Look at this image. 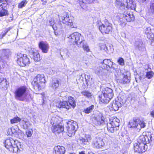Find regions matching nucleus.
<instances>
[{
    "label": "nucleus",
    "mask_w": 154,
    "mask_h": 154,
    "mask_svg": "<svg viewBox=\"0 0 154 154\" xmlns=\"http://www.w3.org/2000/svg\"><path fill=\"white\" fill-rule=\"evenodd\" d=\"M60 118L58 116L54 115L51 119V123L52 125L59 124L60 122Z\"/></svg>",
    "instance_id": "28"
},
{
    "label": "nucleus",
    "mask_w": 154,
    "mask_h": 154,
    "mask_svg": "<svg viewBox=\"0 0 154 154\" xmlns=\"http://www.w3.org/2000/svg\"><path fill=\"white\" fill-rule=\"evenodd\" d=\"M125 3L126 4V5L125 8L127 7V9L128 8H129L132 10L135 9V4L133 1L132 0H128L127 2L126 1Z\"/></svg>",
    "instance_id": "29"
},
{
    "label": "nucleus",
    "mask_w": 154,
    "mask_h": 154,
    "mask_svg": "<svg viewBox=\"0 0 154 154\" xmlns=\"http://www.w3.org/2000/svg\"><path fill=\"white\" fill-rule=\"evenodd\" d=\"M107 71L103 67H97L96 69L95 72V74L99 76H103L106 74Z\"/></svg>",
    "instance_id": "22"
},
{
    "label": "nucleus",
    "mask_w": 154,
    "mask_h": 154,
    "mask_svg": "<svg viewBox=\"0 0 154 154\" xmlns=\"http://www.w3.org/2000/svg\"><path fill=\"white\" fill-rule=\"evenodd\" d=\"M27 2L26 0H24L22 1L19 4L18 7L20 8H22L25 6V5L27 4Z\"/></svg>",
    "instance_id": "42"
},
{
    "label": "nucleus",
    "mask_w": 154,
    "mask_h": 154,
    "mask_svg": "<svg viewBox=\"0 0 154 154\" xmlns=\"http://www.w3.org/2000/svg\"><path fill=\"white\" fill-rule=\"evenodd\" d=\"M121 12V14H122L123 16L122 18H120L119 21L122 26H125L126 24V21L131 22L134 20V15L133 14L126 11V10Z\"/></svg>",
    "instance_id": "8"
},
{
    "label": "nucleus",
    "mask_w": 154,
    "mask_h": 154,
    "mask_svg": "<svg viewBox=\"0 0 154 154\" xmlns=\"http://www.w3.org/2000/svg\"><path fill=\"white\" fill-rule=\"evenodd\" d=\"M151 115L152 117L154 116V110L153 111H152L151 113Z\"/></svg>",
    "instance_id": "56"
},
{
    "label": "nucleus",
    "mask_w": 154,
    "mask_h": 154,
    "mask_svg": "<svg viewBox=\"0 0 154 154\" xmlns=\"http://www.w3.org/2000/svg\"><path fill=\"white\" fill-rule=\"evenodd\" d=\"M51 26H52V27L54 31H55L57 30V27L55 24Z\"/></svg>",
    "instance_id": "55"
},
{
    "label": "nucleus",
    "mask_w": 154,
    "mask_h": 154,
    "mask_svg": "<svg viewBox=\"0 0 154 154\" xmlns=\"http://www.w3.org/2000/svg\"><path fill=\"white\" fill-rule=\"evenodd\" d=\"M81 93L83 95H84L87 97H90L91 96V93L86 91H82L81 92Z\"/></svg>",
    "instance_id": "39"
},
{
    "label": "nucleus",
    "mask_w": 154,
    "mask_h": 154,
    "mask_svg": "<svg viewBox=\"0 0 154 154\" xmlns=\"http://www.w3.org/2000/svg\"><path fill=\"white\" fill-rule=\"evenodd\" d=\"M70 41L73 44H76L78 46L80 44H82L84 41L83 37L79 33L75 32L71 34L69 37Z\"/></svg>",
    "instance_id": "9"
},
{
    "label": "nucleus",
    "mask_w": 154,
    "mask_h": 154,
    "mask_svg": "<svg viewBox=\"0 0 154 154\" xmlns=\"http://www.w3.org/2000/svg\"><path fill=\"white\" fill-rule=\"evenodd\" d=\"M7 80L0 74V86L3 88L7 85Z\"/></svg>",
    "instance_id": "34"
},
{
    "label": "nucleus",
    "mask_w": 154,
    "mask_h": 154,
    "mask_svg": "<svg viewBox=\"0 0 154 154\" xmlns=\"http://www.w3.org/2000/svg\"><path fill=\"white\" fill-rule=\"evenodd\" d=\"M118 62L121 66H123L125 64L124 60L122 58H119L118 60Z\"/></svg>",
    "instance_id": "46"
},
{
    "label": "nucleus",
    "mask_w": 154,
    "mask_h": 154,
    "mask_svg": "<svg viewBox=\"0 0 154 154\" xmlns=\"http://www.w3.org/2000/svg\"><path fill=\"white\" fill-rule=\"evenodd\" d=\"M10 29H9L8 28L7 29H6L4 31L5 32H6V33H7V32L10 31Z\"/></svg>",
    "instance_id": "57"
},
{
    "label": "nucleus",
    "mask_w": 154,
    "mask_h": 154,
    "mask_svg": "<svg viewBox=\"0 0 154 154\" xmlns=\"http://www.w3.org/2000/svg\"><path fill=\"white\" fill-rule=\"evenodd\" d=\"M113 96V90L110 88L106 87L103 89L102 94L99 97L101 102L107 103L109 102Z\"/></svg>",
    "instance_id": "5"
},
{
    "label": "nucleus",
    "mask_w": 154,
    "mask_h": 154,
    "mask_svg": "<svg viewBox=\"0 0 154 154\" xmlns=\"http://www.w3.org/2000/svg\"><path fill=\"white\" fill-rule=\"evenodd\" d=\"M120 124V120L116 117L110 119V122L107 124V130L109 132L113 133L118 129Z\"/></svg>",
    "instance_id": "7"
},
{
    "label": "nucleus",
    "mask_w": 154,
    "mask_h": 154,
    "mask_svg": "<svg viewBox=\"0 0 154 154\" xmlns=\"http://www.w3.org/2000/svg\"><path fill=\"white\" fill-rule=\"evenodd\" d=\"M2 63V59H1V57H0V72H1V71H2V69L4 68L3 66H2L1 65V64Z\"/></svg>",
    "instance_id": "53"
},
{
    "label": "nucleus",
    "mask_w": 154,
    "mask_h": 154,
    "mask_svg": "<svg viewBox=\"0 0 154 154\" xmlns=\"http://www.w3.org/2000/svg\"><path fill=\"white\" fill-rule=\"evenodd\" d=\"M0 53L3 56L5 57L7 59L11 55L10 51L8 49H3L0 50Z\"/></svg>",
    "instance_id": "26"
},
{
    "label": "nucleus",
    "mask_w": 154,
    "mask_h": 154,
    "mask_svg": "<svg viewBox=\"0 0 154 154\" xmlns=\"http://www.w3.org/2000/svg\"><path fill=\"white\" fill-rule=\"evenodd\" d=\"M138 124L140 126V128H144L146 126V124L143 121H141L139 120V122Z\"/></svg>",
    "instance_id": "47"
},
{
    "label": "nucleus",
    "mask_w": 154,
    "mask_h": 154,
    "mask_svg": "<svg viewBox=\"0 0 154 154\" xmlns=\"http://www.w3.org/2000/svg\"><path fill=\"white\" fill-rule=\"evenodd\" d=\"M94 123L96 125L103 126L106 124L104 118L101 115L96 117Z\"/></svg>",
    "instance_id": "21"
},
{
    "label": "nucleus",
    "mask_w": 154,
    "mask_h": 154,
    "mask_svg": "<svg viewBox=\"0 0 154 154\" xmlns=\"http://www.w3.org/2000/svg\"><path fill=\"white\" fill-rule=\"evenodd\" d=\"M10 30L12 28V27H10L8 28Z\"/></svg>",
    "instance_id": "62"
},
{
    "label": "nucleus",
    "mask_w": 154,
    "mask_h": 154,
    "mask_svg": "<svg viewBox=\"0 0 154 154\" xmlns=\"http://www.w3.org/2000/svg\"><path fill=\"white\" fill-rule=\"evenodd\" d=\"M139 119H134L133 120H131L129 123L128 127L130 128H135L138 126Z\"/></svg>",
    "instance_id": "24"
},
{
    "label": "nucleus",
    "mask_w": 154,
    "mask_h": 154,
    "mask_svg": "<svg viewBox=\"0 0 154 154\" xmlns=\"http://www.w3.org/2000/svg\"><path fill=\"white\" fill-rule=\"evenodd\" d=\"M145 33L149 39L153 38L154 37V29H151L149 27L147 28L145 30Z\"/></svg>",
    "instance_id": "25"
},
{
    "label": "nucleus",
    "mask_w": 154,
    "mask_h": 154,
    "mask_svg": "<svg viewBox=\"0 0 154 154\" xmlns=\"http://www.w3.org/2000/svg\"><path fill=\"white\" fill-rule=\"evenodd\" d=\"M69 154H75V153H70Z\"/></svg>",
    "instance_id": "64"
},
{
    "label": "nucleus",
    "mask_w": 154,
    "mask_h": 154,
    "mask_svg": "<svg viewBox=\"0 0 154 154\" xmlns=\"http://www.w3.org/2000/svg\"><path fill=\"white\" fill-rule=\"evenodd\" d=\"M113 63L109 60L105 59L101 63L102 66L107 71H110L111 69H114V67L112 66Z\"/></svg>",
    "instance_id": "14"
},
{
    "label": "nucleus",
    "mask_w": 154,
    "mask_h": 154,
    "mask_svg": "<svg viewBox=\"0 0 154 154\" xmlns=\"http://www.w3.org/2000/svg\"><path fill=\"white\" fill-rule=\"evenodd\" d=\"M39 48L44 53L48 52L49 47L48 44L46 42L41 41L38 44Z\"/></svg>",
    "instance_id": "20"
},
{
    "label": "nucleus",
    "mask_w": 154,
    "mask_h": 154,
    "mask_svg": "<svg viewBox=\"0 0 154 154\" xmlns=\"http://www.w3.org/2000/svg\"><path fill=\"white\" fill-rule=\"evenodd\" d=\"M14 94L15 99L19 101L27 102L32 99L25 86H22L17 88L15 91Z\"/></svg>",
    "instance_id": "3"
},
{
    "label": "nucleus",
    "mask_w": 154,
    "mask_h": 154,
    "mask_svg": "<svg viewBox=\"0 0 154 154\" xmlns=\"http://www.w3.org/2000/svg\"><path fill=\"white\" fill-rule=\"evenodd\" d=\"M84 40L83 42H82V44H80L78 47H82L84 50L85 51L87 52H88L89 51V49L88 46L87 44H84Z\"/></svg>",
    "instance_id": "36"
},
{
    "label": "nucleus",
    "mask_w": 154,
    "mask_h": 154,
    "mask_svg": "<svg viewBox=\"0 0 154 154\" xmlns=\"http://www.w3.org/2000/svg\"><path fill=\"white\" fill-rule=\"evenodd\" d=\"M64 130L63 125L59 124L52 125V132L55 134H58L63 132Z\"/></svg>",
    "instance_id": "19"
},
{
    "label": "nucleus",
    "mask_w": 154,
    "mask_h": 154,
    "mask_svg": "<svg viewBox=\"0 0 154 154\" xmlns=\"http://www.w3.org/2000/svg\"><path fill=\"white\" fill-rule=\"evenodd\" d=\"M20 124L21 127L24 129H27L30 125V123L29 122L24 120L21 121Z\"/></svg>",
    "instance_id": "30"
},
{
    "label": "nucleus",
    "mask_w": 154,
    "mask_h": 154,
    "mask_svg": "<svg viewBox=\"0 0 154 154\" xmlns=\"http://www.w3.org/2000/svg\"><path fill=\"white\" fill-rule=\"evenodd\" d=\"M130 77H129L127 75H124L122 79L119 80V82L121 83H127L130 82Z\"/></svg>",
    "instance_id": "31"
},
{
    "label": "nucleus",
    "mask_w": 154,
    "mask_h": 154,
    "mask_svg": "<svg viewBox=\"0 0 154 154\" xmlns=\"http://www.w3.org/2000/svg\"><path fill=\"white\" fill-rule=\"evenodd\" d=\"M33 131L32 129L28 130L26 131V134L28 137H31Z\"/></svg>",
    "instance_id": "45"
},
{
    "label": "nucleus",
    "mask_w": 154,
    "mask_h": 154,
    "mask_svg": "<svg viewBox=\"0 0 154 154\" xmlns=\"http://www.w3.org/2000/svg\"><path fill=\"white\" fill-rule=\"evenodd\" d=\"M59 86V82L57 80H55L52 81V86L54 89H56Z\"/></svg>",
    "instance_id": "37"
},
{
    "label": "nucleus",
    "mask_w": 154,
    "mask_h": 154,
    "mask_svg": "<svg viewBox=\"0 0 154 154\" xmlns=\"http://www.w3.org/2000/svg\"><path fill=\"white\" fill-rule=\"evenodd\" d=\"M94 108V105H91L89 107L85 109L83 111V112L86 113L88 114L90 113L93 110Z\"/></svg>",
    "instance_id": "35"
},
{
    "label": "nucleus",
    "mask_w": 154,
    "mask_h": 154,
    "mask_svg": "<svg viewBox=\"0 0 154 154\" xmlns=\"http://www.w3.org/2000/svg\"><path fill=\"white\" fill-rule=\"evenodd\" d=\"M54 150V154H64L66 151L65 148L63 146H55Z\"/></svg>",
    "instance_id": "23"
},
{
    "label": "nucleus",
    "mask_w": 154,
    "mask_h": 154,
    "mask_svg": "<svg viewBox=\"0 0 154 154\" xmlns=\"http://www.w3.org/2000/svg\"><path fill=\"white\" fill-rule=\"evenodd\" d=\"M79 154H85V152L84 151H82L79 152Z\"/></svg>",
    "instance_id": "58"
},
{
    "label": "nucleus",
    "mask_w": 154,
    "mask_h": 154,
    "mask_svg": "<svg viewBox=\"0 0 154 154\" xmlns=\"http://www.w3.org/2000/svg\"><path fill=\"white\" fill-rule=\"evenodd\" d=\"M7 33H6L4 31V32L3 33V32H2V33L0 34V37L2 38H3V37H4L6 34Z\"/></svg>",
    "instance_id": "52"
},
{
    "label": "nucleus",
    "mask_w": 154,
    "mask_h": 154,
    "mask_svg": "<svg viewBox=\"0 0 154 154\" xmlns=\"http://www.w3.org/2000/svg\"><path fill=\"white\" fill-rule=\"evenodd\" d=\"M92 144L95 147L99 148L104 146V143L101 138L96 137L93 140Z\"/></svg>",
    "instance_id": "16"
},
{
    "label": "nucleus",
    "mask_w": 154,
    "mask_h": 154,
    "mask_svg": "<svg viewBox=\"0 0 154 154\" xmlns=\"http://www.w3.org/2000/svg\"><path fill=\"white\" fill-rule=\"evenodd\" d=\"M59 18L60 22H62L63 24L71 28L74 27L72 17L71 16L69 17V16L66 14V13L64 12L63 16L60 17Z\"/></svg>",
    "instance_id": "13"
},
{
    "label": "nucleus",
    "mask_w": 154,
    "mask_h": 154,
    "mask_svg": "<svg viewBox=\"0 0 154 154\" xmlns=\"http://www.w3.org/2000/svg\"><path fill=\"white\" fill-rule=\"evenodd\" d=\"M103 48V50H104V51L108 53L109 52L108 48L105 45H103L102 47H101V49H102Z\"/></svg>",
    "instance_id": "50"
},
{
    "label": "nucleus",
    "mask_w": 154,
    "mask_h": 154,
    "mask_svg": "<svg viewBox=\"0 0 154 154\" xmlns=\"http://www.w3.org/2000/svg\"><path fill=\"white\" fill-rule=\"evenodd\" d=\"M135 46L136 49H137L139 50H141L143 48V43L141 40L136 41Z\"/></svg>",
    "instance_id": "32"
},
{
    "label": "nucleus",
    "mask_w": 154,
    "mask_h": 154,
    "mask_svg": "<svg viewBox=\"0 0 154 154\" xmlns=\"http://www.w3.org/2000/svg\"><path fill=\"white\" fill-rule=\"evenodd\" d=\"M150 15H154V2H151L150 4V9L149 11Z\"/></svg>",
    "instance_id": "38"
},
{
    "label": "nucleus",
    "mask_w": 154,
    "mask_h": 154,
    "mask_svg": "<svg viewBox=\"0 0 154 154\" xmlns=\"http://www.w3.org/2000/svg\"><path fill=\"white\" fill-rule=\"evenodd\" d=\"M49 23L50 24V25L51 26H52L53 25H54L55 23L54 22V20L53 19L51 18L50 20H49Z\"/></svg>",
    "instance_id": "51"
},
{
    "label": "nucleus",
    "mask_w": 154,
    "mask_h": 154,
    "mask_svg": "<svg viewBox=\"0 0 154 154\" xmlns=\"http://www.w3.org/2000/svg\"><path fill=\"white\" fill-rule=\"evenodd\" d=\"M146 0H140V1L142 2H144L146 1Z\"/></svg>",
    "instance_id": "60"
},
{
    "label": "nucleus",
    "mask_w": 154,
    "mask_h": 154,
    "mask_svg": "<svg viewBox=\"0 0 154 154\" xmlns=\"http://www.w3.org/2000/svg\"><path fill=\"white\" fill-rule=\"evenodd\" d=\"M31 54L32 55V57L35 61H38L40 60V55L38 52L35 50L31 52Z\"/></svg>",
    "instance_id": "27"
},
{
    "label": "nucleus",
    "mask_w": 154,
    "mask_h": 154,
    "mask_svg": "<svg viewBox=\"0 0 154 154\" xmlns=\"http://www.w3.org/2000/svg\"><path fill=\"white\" fill-rule=\"evenodd\" d=\"M77 126V123L74 121L72 120L67 122L66 128L68 135L69 137H71L72 135H74L76 131V127Z\"/></svg>",
    "instance_id": "10"
},
{
    "label": "nucleus",
    "mask_w": 154,
    "mask_h": 154,
    "mask_svg": "<svg viewBox=\"0 0 154 154\" xmlns=\"http://www.w3.org/2000/svg\"><path fill=\"white\" fill-rule=\"evenodd\" d=\"M91 140L92 137L89 134H86L84 137H80L79 138L81 144L82 145L88 144Z\"/></svg>",
    "instance_id": "18"
},
{
    "label": "nucleus",
    "mask_w": 154,
    "mask_h": 154,
    "mask_svg": "<svg viewBox=\"0 0 154 154\" xmlns=\"http://www.w3.org/2000/svg\"><path fill=\"white\" fill-rule=\"evenodd\" d=\"M121 99H119V101L116 99L115 100L113 101L112 103L111 104L110 109L112 110L116 111L118 110L119 108L121 107L123 105L122 102H120L119 101Z\"/></svg>",
    "instance_id": "17"
},
{
    "label": "nucleus",
    "mask_w": 154,
    "mask_h": 154,
    "mask_svg": "<svg viewBox=\"0 0 154 154\" xmlns=\"http://www.w3.org/2000/svg\"><path fill=\"white\" fill-rule=\"evenodd\" d=\"M87 3H85V2H83V1L82 0V2H80V5L81 7L83 9L85 10H87Z\"/></svg>",
    "instance_id": "43"
},
{
    "label": "nucleus",
    "mask_w": 154,
    "mask_h": 154,
    "mask_svg": "<svg viewBox=\"0 0 154 154\" xmlns=\"http://www.w3.org/2000/svg\"><path fill=\"white\" fill-rule=\"evenodd\" d=\"M90 75H87V77L85 76V82L86 84L88 86L90 83H89V81H90Z\"/></svg>",
    "instance_id": "48"
},
{
    "label": "nucleus",
    "mask_w": 154,
    "mask_h": 154,
    "mask_svg": "<svg viewBox=\"0 0 154 154\" xmlns=\"http://www.w3.org/2000/svg\"><path fill=\"white\" fill-rule=\"evenodd\" d=\"M97 26L102 33L108 34L112 30L111 25L109 23L104 24L100 21H98L97 22Z\"/></svg>",
    "instance_id": "12"
},
{
    "label": "nucleus",
    "mask_w": 154,
    "mask_h": 154,
    "mask_svg": "<svg viewBox=\"0 0 154 154\" xmlns=\"http://www.w3.org/2000/svg\"><path fill=\"white\" fill-rule=\"evenodd\" d=\"M151 44L153 45H154V41L152 42Z\"/></svg>",
    "instance_id": "63"
},
{
    "label": "nucleus",
    "mask_w": 154,
    "mask_h": 154,
    "mask_svg": "<svg viewBox=\"0 0 154 154\" xmlns=\"http://www.w3.org/2000/svg\"><path fill=\"white\" fill-rule=\"evenodd\" d=\"M128 0H116L115 2L116 6L119 8L120 12H123L127 10V7L125 8L126 5L125 3L126 1L127 2Z\"/></svg>",
    "instance_id": "15"
},
{
    "label": "nucleus",
    "mask_w": 154,
    "mask_h": 154,
    "mask_svg": "<svg viewBox=\"0 0 154 154\" xmlns=\"http://www.w3.org/2000/svg\"><path fill=\"white\" fill-rule=\"evenodd\" d=\"M5 146L9 151L16 153L23 150V145L17 140H14L12 138H9L5 140L4 142Z\"/></svg>",
    "instance_id": "2"
},
{
    "label": "nucleus",
    "mask_w": 154,
    "mask_h": 154,
    "mask_svg": "<svg viewBox=\"0 0 154 154\" xmlns=\"http://www.w3.org/2000/svg\"><path fill=\"white\" fill-rule=\"evenodd\" d=\"M17 62L20 66L24 67L30 63L29 58L26 54H19L17 56Z\"/></svg>",
    "instance_id": "11"
},
{
    "label": "nucleus",
    "mask_w": 154,
    "mask_h": 154,
    "mask_svg": "<svg viewBox=\"0 0 154 154\" xmlns=\"http://www.w3.org/2000/svg\"><path fill=\"white\" fill-rule=\"evenodd\" d=\"M154 139L151 135L148 137L146 135L140 136L137 142L134 144V152L138 153L145 152L147 149L146 144L149 143Z\"/></svg>",
    "instance_id": "1"
},
{
    "label": "nucleus",
    "mask_w": 154,
    "mask_h": 154,
    "mask_svg": "<svg viewBox=\"0 0 154 154\" xmlns=\"http://www.w3.org/2000/svg\"><path fill=\"white\" fill-rule=\"evenodd\" d=\"M20 120L21 119L20 118L17 117H14L13 119H11V124L17 123L20 122Z\"/></svg>",
    "instance_id": "40"
},
{
    "label": "nucleus",
    "mask_w": 154,
    "mask_h": 154,
    "mask_svg": "<svg viewBox=\"0 0 154 154\" xmlns=\"http://www.w3.org/2000/svg\"><path fill=\"white\" fill-rule=\"evenodd\" d=\"M68 98V102L58 99L54 101V105L58 108H63L68 109L71 108H74L76 106V103L73 97L69 96Z\"/></svg>",
    "instance_id": "4"
},
{
    "label": "nucleus",
    "mask_w": 154,
    "mask_h": 154,
    "mask_svg": "<svg viewBox=\"0 0 154 154\" xmlns=\"http://www.w3.org/2000/svg\"><path fill=\"white\" fill-rule=\"evenodd\" d=\"M60 23H60V24H59V26H60V28H63V26H62L61 25Z\"/></svg>",
    "instance_id": "59"
},
{
    "label": "nucleus",
    "mask_w": 154,
    "mask_h": 154,
    "mask_svg": "<svg viewBox=\"0 0 154 154\" xmlns=\"http://www.w3.org/2000/svg\"><path fill=\"white\" fill-rule=\"evenodd\" d=\"M119 99H121V100H120L121 102H119L121 103L122 102L123 105L126 101V97L125 94L123 93H121L120 94L119 96L116 99L119 101Z\"/></svg>",
    "instance_id": "33"
},
{
    "label": "nucleus",
    "mask_w": 154,
    "mask_h": 154,
    "mask_svg": "<svg viewBox=\"0 0 154 154\" xmlns=\"http://www.w3.org/2000/svg\"><path fill=\"white\" fill-rule=\"evenodd\" d=\"M83 2L90 4L94 2L95 0H82Z\"/></svg>",
    "instance_id": "49"
},
{
    "label": "nucleus",
    "mask_w": 154,
    "mask_h": 154,
    "mask_svg": "<svg viewBox=\"0 0 154 154\" xmlns=\"http://www.w3.org/2000/svg\"><path fill=\"white\" fill-rule=\"evenodd\" d=\"M100 154H106V152H102Z\"/></svg>",
    "instance_id": "61"
},
{
    "label": "nucleus",
    "mask_w": 154,
    "mask_h": 154,
    "mask_svg": "<svg viewBox=\"0 0 154 154\" xmlns=\"http://www.w3.org/2000/svg\"><path fill=\"white\" fill-rule=\"evenodd\" d=\"M46 82L44 75L38 74L34 79L32 84L35 89L39 90L44 88Z\"/></svg>",
    "instance_id": "6"
},
{
    "label": "nucleus",
    "mask_w": 154,
    "mask_h": 154,
    "mask_svg": "<svg viewBox=\"0 0 154 154\" xmlns=\"http://www.w3.org/2000/svg\"><path fill=\"white\" fill-rule=\"evenodd\" d=\"M8 131L9 132V134H14L16 132V130L14 128L12 127L8 129Z\"/></svg>",
    "instance_id": "44"
},
{
    "label": "nucleus",
    "mask_w": 154,
    "mask_h": 154,
    "mask_svg": "<svg viewBox=\"0 0 154 154\" xmlns=\"http://www.w3.org/2000/svg\"><path fill=\"white\" fill-rule=\"evenodd\" d=\"M153 73L152 72H146V77L148 79H150L152 78L153 76Z\"/></svg>",
    "instance_id": "41"
},
{
    "label": "nucleus",
    "mask_w": 154,
    "mask_h": 154,
    "mask_svg": "<svg viewBox=\"0 0 154 154\" xmlns=\"http://www.w3.org/2000/svg\"><path fill=\"white\" fill-rule=\"evenodd\" d=\"M85 77V74H81L79 76V79L81 80H82L83 79V77Z\"/></svg>",
    "instance_id": "54"
}]
</instances>
